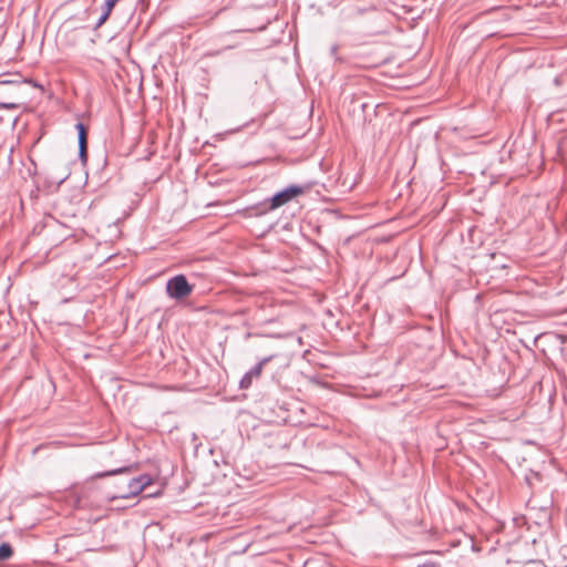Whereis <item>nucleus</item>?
<instances>
[{
    "instance_id": "obj_1",
    "label": "nucleus",
    "mask_w": 567,
    "mask_h": 567,
    "mask_svg": "<svg viewBox=\"0 0 567 567\" xmlns=\"http://www.w3.org/2000/svg\"><path fill=\"white\" fill-rule=\"evenodd\" d=\"M25 84H33L32 80H25L20 73L0 74V109L16 110L23 102L20 92Z\"/></svg>"
},
{
    "instance_id": "obj_2",
    "label": "nucleus",
    "mask_w": 567,
    "mask_h": 567,
    "mask_svg": "<svg viewBox=\"0 0 567 567\" xmlns=\"http://www.w3.org/2000/svg\"><path fill=\"white\" fill-rule=\"evenodd\" d=\"M165 290L171 299L183 301L192 295L194 285L188 282L185 275L178 274L167 280Z\"/></svg>"
},
{
    "instance_id": "obj_3",
    "label": "nucleus",
    "mask_w": 567,
    "mask_h": 567,
    "mask_svg": "<svg viewBox=\"0 0 567 567\" xmlns=\"http://www.w3.org/2000/svg\"><path fill=\"white\" fill-rule=\"evenodd\" d=\"M306 188L303 186L291 184L284 189L275 193L271 197H269L270 208L278 209L284 205L290 203L298 196L305 194Z\"/></svg>"
},
{
    "instance_id": "obj_4",
    "label": "nucleus",
    "mask_w": 567,
    "mask_h": 567,
    "mask_svg": "<svg viewBox=\"0 0 567 567\" xmlns=\"http://www.w3.org/2000/svg\"><path fill=\"white\" fill-rule=\"evenodd\" d=\"M278 357L279 353L271 352L268 355L261 358L254 367H251L243 375V378L239 381V388L241 390H248L252 385L254 380H258L261 377L264 368Z\"/></svg>"
},
{
    "instance_id": "obj_5",
    "label": "nucleus",
    "mask_w": 567,
    "mask_h": 567,
    "mask_svg": "<svg viewBox=\"0 0 567 567\" xmlns=\"http://www.w3.org/2000/svg\"><path fill=\"white\" fill-rule=\"evenodd\" d=\"M270 202L269 198L259 202L255 205L248 206L244 209V216L245 217H259L268 214L271 210H275L274 208L269 207Z\"/></svg>"
},
{
    "instance_id": "obj_6",
    "label": "nucleus",
    "mask_w": 567,
    "mask_h": 567,
    "mask_svg": "<svg viewBox=\"0 0 567 567\" xmlns=\"http://www.w3.org/2000/svg\"><path fill=\"white\" fill-rule=\"evenodd\" d=\"M143 492L142 485L138 484V481H136L134 477L130 480L127 484V491L120 493L117 495L110 496V501H115L118 498L128 499L132 497L137 496Z\"/></svg>"
},
{
    "instance_id": "obj_7",
    "label": "nucleus",
    "mask_w": 567,
    "mask_h": 567,
    "mask_svg": "<svg viewBox=\"0 0 567 567\" xmlns=\"http://www.w3.org/2000/svg\"><path fill=\"white\" fill-rule=\"evenodd\" d=\"M75 128L78 131V145L89 144V126L82 122H78Z\"/></svg>"
},
{
    "instance_id": "obj_8",
    "label": "nucleus",
    "mask_w": 567,
    "mask_h": 567,
    "mask_svg": "<svg viewBox=\"0 0 567 567\" xmlns=\"http://www.w3.org/2000/svg\"><path fill=\"white\" fill-rule=\"evenodd\" d=\"M13 554L14 550L10 543H2L0 545V561L10 559Z\"/></svg>"
},
{
    "instance_id": "obj_9",
    "label": "nucleus",
    "mask_w": 567,
    "mask_h": 567,
    "mask_svg": "<svg viewBox=\"0 0 567 567\" xmlns=\"http://www.w3.org/2000/svg\"><path fill=\"white\" fill-rule=\"evenodd\" d=\"M131 470H132L131 466H122V467H118V468H115V470L97 473V474L94 475V477L101 478V477H105V476H111V475H116V474H121V473L131 472Z\"/></svg>"
},
{
    "instance_id": "obj_10",
    "label": "nucleus",
    "mask_w": 567,
    "mask_h": 567,
    "mask_svg": "<svg viewBox=\"0 0 567 567\" xmlns=\"http://www.w3.org/2000/svg\"><path fill=\"white\" fill-rule=\"evenodd\" d=\"M134 478L138 481L140 485H142L143 491L153 483V477L148 474H142Z\"/></svg>"
},
{
    "instance_id": "obj_11",
    "label": "nucleus",
    "mask_w": 567,
    "mask_h": 567,
    "mask_svg": "<svg viewBox=\"0 0 567 567\" xmlns=\"http://www.w3.org/2000/svg\"><path fill=\"white\" fill-rule=\"evenodd\" d=\"M87 145L89 144H79V158L83 164L86 163L89 156Z\"/></svg>"
},
{
    "instance_id": "obj_12",
    "label": "nucleus",
    "mask_w": 567,
    "mask_h": 567,
    "mask_svg": "<svg viewBox=\"0 0 567 567\" xmlns=\"http://www.w3.org/2000/svg\"><path fill=\"white\" fill-rule=\"evenodd\" d=\"M338 50H339V47L337 44H334V45L331 47L330 53H331L332 56H334V59L337 61L342 62V59L337 55Z\"/></svg>"
},
{
    "instance_id": "obj_13",
    "label": "nucleus",
    "mask_w": 567,
    "mask_h": 567,
    "mask_svg": "<svg viewBox=\"0 0 567 567\" xmlns=\"http://www.w3.org/2000/svg\"><path fill=\"white\" fill-rule=\"evenodd\" d=\"M417 567H441V565L439 563H434V561H426L423 565H420Z\"/></svg>"
},
{
    "instance_id": "obj_14",
    "label": "nucleus",
    "mask_w": 567,
    "mask_h": 567,
    "mask_svg": "<svg viewBox=\"0 0 567 567\" xmlns=\"http://www.w3.org/2000/svg\"><path fill=\"white\" fill-rule=\"evenodd\" d=\"M161 494H162L161 492L150 493V494L143 495V497H144V498H147V497H156V496H159Z\"/></svg>"
}]
</instances>
